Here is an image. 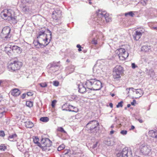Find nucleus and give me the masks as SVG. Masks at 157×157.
<instances>
[{
  "label": "nucleus",
  "instance_id": "nucleus-21",
  "mask_svg": "<svg viewBox=\"0 0 157 157\" xmlns=\"http://www.w3.org/2000/svg\"><path fill=\"white\" fill-rule=\"evenodd\" d=\"M86 91V88L82 85L79 86L78 91L80 93H83Z\"/></svg>",
  "mask_w": 157,
  "mask_h": 157
},
{
  "label": "nucleus",
  "instance_id": "nucleus-3",
  "mask_svg": "<svg viewBox=\"0 0 157 157\" xmlns=\"http://www.w3.org/2000/svg\"><path fill=\"white\" fill-rule=\"evenodd\" d=\"M12 11L10 9H4L1 13V17L5 20L10 21L13 22H16V17L12 14Z\"/></svg>",
  "mask_w": 157,
  "mask_h": 157
},
{
  "label": "nucleus",
  "instance_id": "nucleus-9",
  "mask_svg": "<svg viewBox=\"0 0 157 157\" xmlns=\"http://www.w3.org/2000/svg\"><path fill=\"white\" fill-rule=\"evenodd\" d=\"M99 125L98 122L95 120L89 122L86 125V128L88 131H91Z\"/></svg>",
  "mask_w": 157,
  "mask_h": 157
},
{
  "label": "nucleus",
  "instance_id": "nucleus-22",
  "mask_svg": "<svg viewBox=\"0 0 157 157\" xmlns=\"http://www.w3.org/2000/svg\"><path fill=\"white\" fill-rule=\"evenodd\" d=\"M33 141L34 143L35 144H37V145L40 147V143L39 142V138L36 137L35 136L33 138Z\"/></svg>",
  "mask_w": 157,
  "mask_h": 157
},
{
  "label": "nucleus",
  "instance_id": "nucleus-17",
  "mask_svg": "<svg viewBox=\"0 0 157 157\" xmlns=\"http://www.w3.org/2000/svg\"><path fill=\"white\" fill-rule=\"evenodd\" d=\"M148 135L149 136L155 138H157V130H151L148 132Z\"/></svg>",
  "mask_w": 157,
  "mask_h": 157
},
{
  "label": "nucleus",
  "instance_id": "nucleus-61",
  "mask_svg": "<svg viewBox=\"0 0 157 157\" xmlns=\"http://www.w3.org/2000/svg\"><path fill=\"white\" fill-rule=\"evenodd\" d=\"M114 95V94H112V97H113Z\"/></svg>",
  "mask_w": 157,
  "mask_h": 157
},
{
  "label": "nucleus",
  "instance_id": "nucleus-32",
  "mask_svg": "<svg viewBox=\"0 0 157 157\" xmlns=\"http://www.w3.org/2000/svg\"><path fill=\"white\" fill-rule=\"evenodd\" d=\"M17 136L16 134H13L9 136V139L10 140H11L12 139L16 137Z\"/></svg>",
  "mask_w": 157,
  "mask_h": 157
},
{
  "label": "nucleus",
  "instance_id": "nucleus-55",
  "mask_svg": "<svg viewBox=\"0 0 157 157\" xmlns=\"http://www.w3.org/2000/svg\"><path fill=\"white\" fill-rule=\"evenodd\" d=\"M66 62L67 63H69L70 62V61L69 59H67L66 60Z\"/></svg>",
  "mask_w": 157,
  "mask_h": 157
},
{
  "label": "nucleus",
  "instance_id": "nucleus-2",
  "mask_svg": "<svg viewBox=\"0 0 157 157\" xmlns=\"http://www.w3.org/2000/svg\"><path fill=\"white\" fill-rule=\"evenodd\" d=\"M86 85V87L91 90H99L102 87V84L101 81L96 79L87 80Z\"/></svg>",
  "mask_w": 157,
  "mask_h": 157
},
{
  "label": "nucleus",
  "instance_id": "nucleus-38",
  "mask_svg": "<svg viewBox=\"0 0 157 157\" xmlns=\"http://www.w3.org/2000/svg\"><path fill=\"white\" fill-rule=\"evenodd\" d=\"M77 47L78 48V51L79 52H81L82 51L81 48L82 47L80 45H79V44H77Z\"/></svg>",
  "mask_w": 157,
  "mask_h": 157
},
{
  "label": "nucleus",
  "instance_id": "nucleus-11",
  "mask_svg": "<svg viewBox=\"0 0 157 157\" xmlns=\"http://www.w3.org/2000/svg\"><path fill=\"white\" fill-rule=\"evenodd\" d=\"M52 145V142L48 138L42 139L40 147L43 149H46L45 147H49Z\"/></svg>",
  "mask_w": 157,
  "mask_h": 157
},
{
  "label": "nucleus",
  "instance_id": "nucleus-30",
  "mask_svg": "<svg viewBox=\"0 0 157 157\" xmlns=\"http://www.w3.org/2000/svg\"><path fill=\"white\" fill-rule=\"evenodd\" d=\"M65 148V146L63 144H62L59 146L58 148V151H60L64 149Z\"/></svg>",
  "mask_w": 157,
  "mask_h": 157
},
{
  "label": "nucleus",
  "instance_id": "nucleus-29",
  "mask_svg": "<svg viewBox=\"0 0 157 157\" xmlns=\"http://www.w3.org/2000/svg\"><path fill=\"white\" fill-rule=\"evenodd\" d=\"M39 84L42 87H45L48 86L47 83L46 82L41 83Z\"/></svg>",
  "mask_w": 157,
  "mask_h": 157
},
{
  "label": "nucleus",
  "instance_id": "nucleus-31",
  "mask_svg": "<svg viewBox=\"0 0 157 157\" xmlns=\"http://www.w3.org/2000/svg\"><path fill=\"white\" fill-rule=\"evenodd\" d=\"M57 102V101L56 100H53L52 102V104L51 105L53 108H55L56 104Z\"/></svg>",
  "mask_w": 157,
  "mask_h": 157
},
{
  "label": "nucleus",
  "instance_id": "nucleus-8",
  "mask_svg": "<svg viewBox=\"0 0 157 157\" xmlns=\"http://www.w3.org/2000/svg\"><path fill=\"white\" fill-rule=\"evenodd\" d=\"M135 32L133 34V38L134 40H138L141 37L145 32L144 29L142 27L138 28L135 29Z\"/></svg>",
  "mask_w": 157,
  "mask_h": 157
},
{
  "label": "nucleus",
  "instance_id": "nucleus-52",
  "mask_svg": "<svg viewBox=\"0 0 157 157\" xmlns=\"http://www.w3.org/2000/svg\"><path fill=\"white\" fill-rule=\"evenodd\" d=\"M109 106L111 107L112 108L113 107V104L112 103H110L109 104Z\"/></svg>",
  "mask_w": 157,
  "mask_h": 157
},
{
  "label": "nucleus",
  "instance_id": "nucleus-16",
  "mask_svg": "<svg viewBox=\"0 0 157 157\" xmlns=\"http://www.w3.org/2000/svg\"><path fill=\"white\" fill-rule=\"evenodd\" d=\"M12 95L14 96H19L21 94L20 90L18 89L15 88L12 90L10 91Z\"/></svg>",
  "mask_w": 157,
  "mask_h": 157
},
{
  "label": "nucleus",
  "instance_id": "nucleus-34",
  "mask_svg": "<svg viewBox=\"0 0 157 157\" xmlns=\"http://www.w3.org/2000/svg\"><path fill=\"white\" fill-rule=\"evenodd\" d=\"M53 85L56 86H57L59 85V82L57 81H54L53 82Z\"/></svg>",
  "mask_w": 157,
  "mask_h": 157
},
{
  "label": "nucleus",
  "instance_id": "nucleus-41",
  "mask_svg": "<svg viewBox=\"0 0 157 157\" xmlns=\"http://www.w3.org/2000/svg\"><path fill=\"white\" fill-rule=\"evenodd\" d=\"M5 113L4 111L0 113V117H2L5 114Z\"/></svg>",
  "mask_w": 157,
  "mask_h": 157
},
{
  "label": "nucleus",
  "instance_id": "nucleus-53",
  "mask_svg": "<svg viewBox=\"0 0 157 157\" xmlns=\"http://www.w3.org/2000/svg\"><path fill=\"white\" fill-rule=\"evenodd\" d=\"M139 91H140V89H137V90L136 91V94H137V92H139Z\"/></svg>",
  "mask_w": 157,
  "mask_h": 157
},
{
  "label": "nucleus",
  "instance_id": "nucleus-56",
  "mask_svg": "<svg viewBox=\"0 0 157 157\" xmlns=\"http://www.w3.org/2000/svg\"><path fill=\"white\" fill-rule=\"evenodd\" d=\"M28 10V9L26 8V9H25V10H24V11H27Z\"/></svg>",
  "mask_w": 157,
  "mask_h": 157
},
{
  "label": "nucleus",
  "instance_id": "nucleus-19",
  "mask_svg": "<svg viewBox=\"0 0 157 157\" xmlns=\"http://www.w3.org/2000/svg\"><path fill=\"white\" fill-rule=\"evenodd\" d=\"M33 44L34 46L35 47L37 48H39L40 47H43V45H41L40 44L39 42L38 41H37V39L36 41H34L33 42Z\"/></svg>",
  "mask_w": 157,
  "mask_h": 157
},
{
  "label": "nucleus",
  "instance_id": "nucleus-59",
  "mask_svg": "<svg viewBox=\"0 0 157 157\" xmlns=\"http://www.w3.org/2000/svg\"><path fill=\"white\" fill-rule=\"evenodd\" d=\"M114 126L113 125H112V126H111V128H114Z\"/></svg>",
  "mask_w": 157,
  "mask_h": 157
},
{
  "label": "nucleus",
  "instance_id": "nucleus-18",
  "mask_svg": "<svg viewBox=\"0 0 157 157\" xmlns=\"http://www.w3.org/2000/svg\"><path fill=\"white\" fill-rule=\"evenodd\" d=\"M68 110L69 111L76 113L78 111V109L76 107L69 105L68 106Z\"/></svg>",
  "mask_w": 157,
  "mask_h": 157
},
{
  "label": "nucleus",
  "instance_id": "nucleus-1",
  "mask_svg": "<svg viewBox=\"0 0 157 157\" xmlns=\"http://www.w3.org/2000/svg\"><path fill=\"white\" fill-rule=\"evenodd\" d=\"M36 38L40 44L45 47L50 42L52 39V33L48 30H41L38 32Z\"/></svg>",
  "mask_w": 157,
  "mask_h": 157
},
{
  "label": "nucleus",
  "instance_id": "nucleus-20",
  "mask_svg": "<svg viewBox=\"0 0 157 157\" xmlns=\"http://www.w3.org/2000/svg\"><path fill=\"white\" fill-rule=\"evenodd\" d=\"M25 126L27 128H31L33 126L34 124L31 122L28 121L25 122Z\"/></svg>",
  "mask_w": 157,
  "mask_h": 157
},
{
  "label": "nucleus",
  "instance_id": "nucleus-54",
  "mask_svg": "<svg viewBox=\"0 0 157 157\" xmlns=\"http://www.w3.org/2000/svg\"><path fill=\"white\" fill-rule=\"evenodd\" d=\"M2 98L0 96V102L2 100Z\"/></svg>",
  "mask_w": 157,
  "mask_h": 157
},
{
  "label": "nucleus",
  "instance_id": "nucleus-43",
  "mask_svg": "<svg viewBox=\"0 0 157 157\" xmlns=\"http://www.w3.org/2000/svg\"><path fill=\"white\" fill-rule=\"evenodd\" d=\"M98 143V142H96V143L93 145V148H95L97 146Z\"/></svg>",
  "mask_w": 157,
  "mask_h": 157
},
{
  "label": "nucleus",
  "instance_id": "nucleus-10",
  "mask_svg": "<svg viewBox=\"0 0 157 157\" xmlns=\"http://www.w3.org/2000/svg\"><path fill=\"white\" fill-rule=\"evenodd\" d=\"M140 149L141 153L145 155H148L151 151V147L145 144L141 145Z\"/></svg>",
  "mask_w": 157,
  "mask_h": 157
},
{
  "label": "nucleus",
  "instance_id": "nucleus-33",
  "mask_svg": "<svg viewBox=\"0 0 157 157\" xmlns=\"http://www.w3.org/2000/svg\"><path fill=\"white\" fill-rule=\"evenodd\" d=\"M123 102L122 101H121L120 102L118 103V104L117 105V108L122 107L123 106L122 104Z\"/></svg>",
  "mask_w": 157,
  "mask_h": 157
},
{
  "label": "nucleus",
  "instance_id": "nucleus-24",
  "mask_svg": "<svg viewBox=\"0 0 157 157\" xmlns=\"http://www.w3.org/2000/svg\"><path fill=\"white\" fill-rule=\"evenodd\" d=\"M26 105L30 108L32 107L33 105V102L30 101H26Z\"/></svg>",
  "mask_w": 157,
  "mask_h": 157
},
{
  "label": "nucleus",
  "instance_id": "nucleus-36",
  "mask_svg": "<svg viewBox=\"0 0 157 157\" xmlns=\"http://www.w3.org/2000/svg\"><path fill=\"white\" fill-rule=\"evenodd\" d=\"M92 44L96 45L97 44V41L95 38H93L91 41Z\"/></svg>",
  "mask_w": 157,
  "mask_h": 157
},
{
  "label": "nucleus",
  "instance_id": "nucleus-60",
  "mask_svg": "<svg viewBox=\"0 0 157 157\" xmlns=\"http://www.w3.org/2000/svg\"><path fill=\"white\" fill-rule=\"evenodd\" d=\"M89 3L91 5L92 4V2H89Z\"/></svg>",
  "mask_w": 157,
  "mask_h": 157
},
{
  "label": "nucleus",
  "instance_id": "nucleus-47",
  "mask_svg": "<svg viewBox=\"0 0 157 157\" xmlns=\"http://www.w3.org/2000/svg\"><path fill=\"white\" fill-rule=\"evenodd\" d=\"M138 120L140 123H142L143 122V120L142 119H139Z\"/></svg>",
  "mask_w": 157,
  "mask_h": 157
},
{
  "label": "nucleus",
  "instance_id": "nucleus-14",
  "mask_svg": "<svg viewBox=\"0 0 157 157\" xmlns=\"http://www.w3.org/2000/svg\"><path fill=\"white\" fill-rule=\"evenodd\" d=\"M13 46L14 55H16L17 54H19L21 53L22 51V49L20 47L15 45H14Z\"/></svg>",
  "mask_w": 157,
  "mask_h": 157
},
{
  "label": "nucleus",
  "instance_id": "nucleus-40",
  "mask_svg": "<svg viewBox=\"0 0 157 157\" xmlns=\"http://www.w3.org/2000/svg\"><path fill=\"white\" fill-rule=\"evenodd\" d=\"M27 94L28 96H31L33 95V93L32 92H29L27 93Z\"/></svg>",
  "mask_w": 157,
  "mask_h": 157
},
{
  "label": "nucleus",
  "instance_id": "nucleus-6",
  "mask_svg": "<svg viewBox=\"0 0 157 157\" xmlns=\"http://www.w3.org/2000/svg\"><path fill=\"white\" fill-rule=\"evenodd\" d=\"M116 52L118 55L119 59L121 60H125L128 56V53L123 48H121L117 49Z\"/></svg>",
  "mask_w": 157,
  "mask_h": 157
},
{
  "label": "nucleus",
  "instance_id": "nucleus-51",
  "mask_svg": "<svg viewBox=\"0 0 157 157\" xmlns=\"http://www.w3.org/2000/svg\"><path fill=\"white\" fill-rule=\"evenodd\" d=\"M114 132V131L112 130L110 132V133L111 134H113Z\"/></svg>",
  "mask_w": 157,
  "mask_h": 157
},
{
  "label": "nucleus",
  "instance_id": "nucleus-39",
  "mask_svg": "<svg viewBox=\"0 0 157 157\" xmlns=\"http://www.w3.org/2000/svg\"><path fill=\"white\" fill-rule=\"evenodd\" d=\"M132 67L133 69H135V68L137 67H138L137 65H136L135 63H132L131 64Z\"/></svg>",
  "mask_w": 157,
  "mask_h": 157
},
{
  "label": "nucleus",
  "instance_id": "nucleus-44",
  "mask_svg": "<svg viewBox=\"0 0 157 157\" xmlns=\"http://www.w3.org/2000/svg\"><path fill=\"white\" fill-rule=\"evenodd\" d=\"M23 2H25L29 4L30 3V1L29 0H22Z\"/></svg>",
  "mask_w": 157,
  "mask_h": 157
},
{
  "label": "nucleus",
  "instance_id": "nucleus-25",
  "mask_svg": "<svg viewBox=\"0 0 157 157\" xmlns=\"http://www.w3.org/2000/svg\"><path fill=\"white\" fill-rule=\"evenodd\" d=\"M6 148V146L4 144H2L0 145V150L1 151H4Z\"/></svg>",
  "mask_w": 157,
  "mask_h": 157
},
{
  "label": "nucleus",
  "instance_id": "nucleus-45",
  "mask_svg": "<svg viewBox=\"0 0 157 157\" xmlns=\"http://www.w3.org/2000/svg\"><path fill=\"white\" fill-rule=\"evenodd\" d=\"M3 69V66L2 64L0 65V71H2Z\"/></svg>",
  "mask_w": 157,
  "mask_h": 157
},
{
  "label": "nucleus",
  "instance_id": "nucleus-28",
  "mask_svg": "<svg viewBox=\"0 0 157 157\" xmlns=\"http://www.w3.org/2000/svg\"><path fill=\"white\" fill-rule=\"evenodd\" d=\"M129 15L132 17H133L134 14L132 12L130 11L127 13H125V16H127L128 15Z\"/></svg>",
  "mask_w": 157,
  "mask_h": 157
},
{
  "label": "nucleus",
  "instance_id": "nucleus-50",
  "mask_svg": "<svg viewBox=\"0 0 157 157\" xmlns=\"http://www.w3.org/2000/svg\"><path fill=\"white\" fill-rule=\"evenodd\" d=\"M151 29H152L157 30V27H152L151 28Z\"/></svg>",
  "mask_w": 157,
  "mask_h": 157
},
{
  "label": "nucleus",
  "instance_id": "nucleus-35",
  "mask_svg": "<svg viewBox=\"0 0 157 157\" xmlns=\"http://www.w3.org/2000/svg\"><path fill=\"white\" fill-rule=\"evenodd\" d=\"M127 133V131L126 130H121L120 132V133L123 135H126Z\"/></svg>",
  "mask_w": 157,
  "mask_h": 157
},
{
  "label": "nucleus",
  "instance_id": "nucleus-4",
  "mask_svg": "<svg viewBox=\"0 0 157 157\" xmlns=\"http://www.w3.org/2000/svg\"><path fill=\"white\" fill-rule=\"evenodd\" d=\"M22 62L18 60L10 61L7 64V68L9 70L16 71L20 69L22 66Z\"/></svg>",
  "mask_w": 157,
  "mask_h": 157
},
{
  "label": "nucleus",
  "instance_id": "nucleus-57",
  "mask_svg": "<svg viewBox=\"0 0 157 157\" xmlns=\"http://www.w3.org/2000/svg\"><path fill=\"white\" fill-rule=\"evenodd\" d=\"M130 106H131V105H130V104H128V105H127V107H129Z\"/></svg>",
  "mask_w": 157,
  "mask_h": 157
},
{
  "label": "nucleus",
  "instance_id": "nucleus-37",
  "mask_svg": "<svg viewBox=\"0 0 157 157\" xmlns=\"http://www.w3.org/2000/svg\"><path fill=\"white\" fill-rule=\"evenodd\" d=\"M5 134L4 131L2 130L0 131V136L4 137L5 136Z\"/></svg>",
  "mask_w": 157,
  "mask_h": 157
},
{
  "label": "nucleus",
  "instance_id": "nucleus-49",
  "mask_svg": "<svg viewBox=\"0 0 157 157\" xmlns=\"http://www.w3.org/2000/svg\"><path fill=\"white\" fill-rule=\"evenodd\" d=\"M101 33H98V34H97V35L96 36V38L97 39H98L99 38V35H100V34H101Z\"/></svg>",
  "mask_w": 157,
  "mask_h": 157
},
{
  "label": "nucleus",
  "instance_id": "nucleus-7",
  "mask_svg": "<svg viewBox=\"0 0 157 157\" xmlns=\"http://www.w3.org/2000/svg\"><path fill=\"white\" fill-rule=\"evenodd\" d=\"M10 31L11 29L9 27L6 26L4 27L0 35L2 38L5 40L10 38L11 36Z\"/></svg>",
  "mask_w": 157,
  "mask_h": 157
},
{
  "label": "nucleus",
  "instance_id": "nucleus-42",
  "mask_svg": "<svg viewBox=\"0 0 157 157\" xmlns=\"http://www.w3.org/2000/svg\"><path fill=\"white\" fill-rule=\"evenodd\" d=\"M136 101L135 100H133V101L131 102V104L132 105H135V104L136 103Z\"/></svg>",
  "mask_w": 157,
  "mask_h": 157
},
{
  "label": "nucleus",
  "instance_id": "nucleus-13",
  "mask_svg": "<svg viewBox=\"0 0 157 157\" xmlns=\"http://www.w3.org/2000/svg\"><path fill=\"white\" fill-rule=\"evenodd\" d=\"M61 14L58 12L54 11L52 15V17L55 21L59 20L60 19Z\"/></svg>",
  "mask_w": 157,
  "mask_h": 157
},
{
  "label": "nucleus",
  "instance_id": "nucleus-15",
  "mask_svg": "<svg viewBox=\"0 0 157 157\" xmlns=\"http://www.w3.org/2000/svg\"><path fill=\"white\" fill-rule=\"evenodd\" d=\"M101 14L102 15L104 16L105 21L107 22H110L112 21V18L109 16L108 13H107L105 11H103Z\"/></svg>",
  "mask_w": 157,
  "mask_h": 157
},
{
  "label": "nucleus",
  "instance_id": "nucleus-12",
  "mask_svg": "<svg viewBox=\"0 0 157 157\" xmlns=\"http://www.w3.org/2000/svg\"><path fill=\"white\" fill-rule=\"evenodd\" d=\"M5 51L10 56L14 55L13 46L10 44H8L5 47Z\"/></svg>",
  "mask_w": 157,
  "mask_h": 157
},
{
  "label": "nucleus",
  "instance_id": "nucleus-46",
  "mask_svg": "<svg viewBox=\"0 0 157 157\" xmlns=\"http://www.w3.org/2000/svg\"><path fill=\"white\" fill-rule=\"evenodd\" d=\"M25 97H26V94H22V95L21 96V97L22 99H24V98H25Z\"/></svg>",
  "mask_w": 157,
  "mask_h": 157
},
{
  "label": "nucleus",
  "instance_id": "nucleus-5",
  "mask_svg": "<svg viewBox=\"0 0 157 157\" xmlns=\"http://www.w3.org/2000/svg\"><path fill=\"white\" fill-rule=\"evenodd\" d=\"M124 70L123 67L120 65H117L113 70L112 75L114 79L121 78L124 74Z\"/></svg>",
  "mask_w": 157,
  "mask_h": 157
},
{
  "label": "nucleus",
  "instance_id": "nucleus-23",
  "mask_svg": "<svg viewBox=\"0 0 157 157\" xmlns=\"http://www.w3.org/2000/svg\"><path fill=\"white\" fill-rule=\"evenodd\" d=\"M40 120L42 122H46L49 121V118L47 117H44L40 118Z\"/></svg>",
  "mask_w": 157,
  "mask_h": 157
},
{
  "label": "nucleus",
  "instance_id": "nucleus-58",
  "mask_svg": "<svg viewBox=\"0 0 157 157\" xmlns=\"http://www.w3.org/2000/svg\"><path fill=\"white\" fill-rule=\"evenodd\" d=\"M2 83V80L0 81V85H1V84Z\"/></svg>",
  "mask_w": 157,
  "mask_h": 157
},
{
  "label": "nucleus",
  "instance_id": "nucleus-26",
  "mask_svg": "<svg viewBox=\"0 0 157 157\" xmlns=\"http://www.w3.org/2000/svg\"><path fill=\"white\" fill-rule=\"evenodd\" d=\"M57 131L62 133H67L64 130V129L62 127H58L57 128Z\"/></svg>",
  "mask_w": 157,
  "mask_h": 157
},
{
  "label": "nucleus",
  "instance_id": "nucleus-27",
  "mask_svg": "<svg viewBox=\"0 0 157 157\" xmlns=\"http://www.w3.org/2000/svg\"><path fill=\"white\" fill-rule=\"evenodd\" d=\"M128 153V151L127 150L125 149H123L122 152V156H127Z\"/></svg>",
  "mask_w": 157,
  "mask_h": 157
},
{
  "label": "nucleus",
  "instance_id": "nucleus-48",
  "mask_svg": "<svg viewBox=\"0 0 157 157\" xmlns=\"http://www.w3.org/2000/svg\"><path fill=\"white\" fill-rule=\"evenodd\" d=\"M135 128V127L133 125H132L131 128L129 129L130 130H133Z\"/></svg>",
  "mask_w": 157,
  "mask_h": 157
}]
</instances>
